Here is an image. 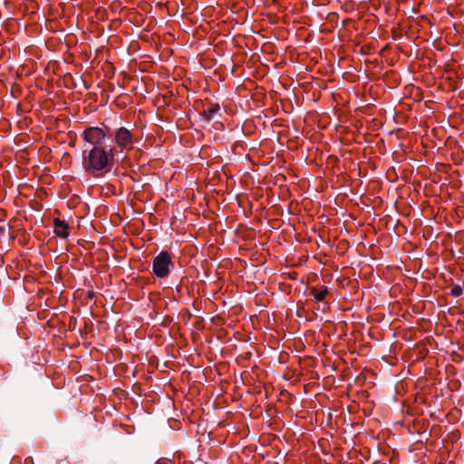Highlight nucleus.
<instances>
[{"label":"nucleus","instance_id":"nucleus-4","mask_svg":"<svg viewBox=\"0 0 464 464\" xmlns=\"http://www.w3.org/2000/svg\"><path fill=\"white\" fill-rule=\"evenodd\" d=\"M106 136V132L99 127H89L82 132V139L84 142L92 145V147L103 146L102 144Z\"/></svg>","mask_w":464,"mask_h":464},{"label":"nucleus","instance_id":"nucleus-6","mask_svg":"<svg viewBox=\"0 0 464 464\" xmlns=\"http://www.w3.org/2000/svg\"><path fill=\"white\" fill-rule=\"evenodd\" d=\"M53 232L57 237L67 238L69 236L68 224L60 218L53 219Z\"/></svg>","mask_w":464,"mask_h":464},{"label":"nucleus","instance_id":"nucleus-7","mask_svg":"<svg viewBox=\"0 0 464 464\" xmlns=\"http://www.w3.org/2000/svg\"><path fill=\"white\" fill-rule=\"evenodd\" d=\"M312 295L317 302H321L324 300L325 296L328 295V290L326 287H322L321 289L314 288L312 290Z\"/></svg>","mask_w":464,"mask_h":464},{"label":"nucleus","instance_id":"nucleus-1","mask_svg":"<svg viewBox=\"0 0 464 464\" xmlns=\"http://www.w3.org/2000/svg\"><path fill=\"white\" fill-rule=\"evenodd\" d=\"M115 148L104 146L92 147L82 150V166L91 174L96 175L111 169L113 160Z\"/></svg>","mask_w":464,"mask_h":464},{"label":"nucleus","instance_id":"nucleus-2","mask_svg":"<svg viewBox=\"0 0 464 464\" xmlns=\"http://www.w3.org/2000/svg\"><path fill=\"white\" fill-rule=\"evenodd\" d=\"M174 268L172 255L168 251L160 252L152 260V273L158 278H166Z\"/></svg>","mask_w":464,"mask_h":464},{"label":"nucleus","instance_id":"nucleus-5","mask_svg":"<svg viewBox=\"0 0 464 464\" xmlns=\"http://www.w3.org/2000/svg\"><path fill=\"white\" fill-rule=\"evenodd\" d=\"M201 116L205 121H210L217 117H220V106L218 103H209L202 111Z\"/></svg>","mask_w":464,"mask_h":464},{"label":"nucleus","instance_id":"nucleus-9","mask_svg":"<svg viewBox=\"0 0 464 464\" xmlns=\"http://www.w3.org/2000/svg\"><path fill=\"white\" fill-rule=\"evenodd\" d=\"M461 293H462V289H461V287H460V286H459V285H456V286H454V287L451 289V294H452V295H453V296H459V295H461Z\"/></svg>","mask_w":464,"mask_h":464},{"label":"nucleus","instance_id":"nucleus-3","mask_svg":"<svg viewBox=\"0 0 464 464\" xmlns=\"http://www.w3.org/2000/svg\"><path fill=\"white\" fill-rule=\"evenodd\" d=\"M113 140L114 148L119 149L121 152L131 150L135 143L134 134L126 127H120L115 130Z\"/></svg>","mask_w":464,"mask_h":464},{"label":"nucleus","instance_id":"nucleus-8","mask_svg":"<svg viewBox=\"0 0 464 464\" xmlns=\"http://www.w3.org/2000/svg\"><path fill=\"white\" fill-rule=\"evenodd\" d=\"M154 464H175V462L169 459L160 458Z\"/></svg>","mask_w":464,"mask_h":464}]
</instances>
